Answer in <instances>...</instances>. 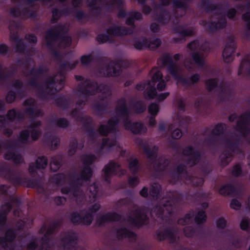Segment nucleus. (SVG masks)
Segmentation results:
<instances>
[{
  "label": "nucleus",
  "instance_id": "1",
  "mask_svg": "<svg viewBox=\"0 0 250 250\" xmlns=\"http://www.w3.org/2000/svg\"><path fill=\"white\" fill-rule=\"evenodd\" d=\"M152 79L147 84H140L136 86V88L139 90H142L145 88V97L148 99H156L159 101H162L166 99L169 95L168 92L157 94L155 88V83L157 84V89L159 91L163 90L166 87V83L163 79L162 73L157 68H154L151 71Z\"/></svg>",
  "mask_w": 250,
  "mask_h": 250
},
{
  "label": "nucleus",
  "instance_id": "2",
  "mask_svg": "<svg viewBox=\"0 0 250 250\" xmlns=\"http://www.w3.org/2000/svg\"><path fill=\"white\" fill-rule=\"evenodd\" d=\"M158 63L160 67L167 66L168 72L176 81L177 84L185 86H190L198 83L200 79V75L197 73L191 75L188 80L184 79L182 74V67L174 62L169 55L164 56L158 61Z\"/></svg>",
  "mask_w": 250,
  "mask_h": 250
},
{
  "label": "nucleus",
  "instance_id": "3",
  "mask_svg": "<svg viewBox=\"0 0 250 250\" xmlns=\"http://www.w3.org/2000/svg\"><path fill=\"white\" fill-rule=\"evenodd\" d=\"M76 79L80 81L81 83L77 92V95L80 98V101L77 102V104L81 105L84 103L87 97L95 94L100 90L103 95L102 97L106 98L110 94L109 88L104 84H101L97 87V84L85 79L81 76H76Z\"/></svg>",
  "mask_w": 250,
  "mask_h": 250
},
{
  "label": "nucleus",
  "instance_id": "4",
  "mask_svg": "<svg viewBox=\"0 0 250 250\" xmlns=\"http://www.w3.org/2000/svg\"><path fill=\"white\" fill-rule=\"evenodd\" d=\"M128 113V109L126 107L125 101L121 100L118 103L115 111V115L111 118L106 125L101 124L100 125L98 130L99 133L102 135L105 136L111 131L115 130L119 118L125 117Z\"/></svg>",
  "mask_w": 250,
  "mask_h": 250
},
{
  "label": "nucleus",
  "instance_id": "5",
  "mask_svg": "<svg viewBox=\"0 0 250 250\" xmlns=\"http://www.w3.org/2000/svg\"><path fill=\"white\" fill-rule=\"evenodd\" d=\"M188 49L193 51L192 55L194 62L199 66H203L205 64V57L204 52H206L208 48V44L203 39H197L189 43L188 45Z\"/></svg>",
  "mask_w": 250,
  "mask_h": 250
},
{
  "label": "nucleus",
  "instance_id": "6",
  "mask_svg": "<svg viewBox=\"0 0 250 250\" xmlns=\"http://www.w3.org/2000/svg\"><path fill=\"white\" fill-rule=\"evenodd\" d=\"M67 30V27L62 25H58L55 29L49 30L45 37V41L47 45H50L52 43L59 42V45L61 47H65L70 45L71 42L70 37L67 35H64L60 37H58L61 32H65Z\"/></svg>",
  "mask_w": 250,
  "mask_h": 250
},
{
  "label": "nucleus",
  "instance_id": "7",
  "mask_svg": "<svg viewBox=\"0 0 250 250\" xmlns=\"http://www.w3.org/2000/svg\"><path fill=\"white\" fill-rule=\"evenodd\" d=\"M51 0H39L44 4ZM38 0H23L19 5L10 9V14L12 17L21 16L23 18H28L33 17L34 11L32 7L33 2Z\"/></svg>",
  "mask_w": 250,
  "mask_h": 250
},
{
  "label": "nucleus",
  "instance_id": "8",
  "mask_svg": "<svg viewBox=\"0 0 250 250\" xmlns=\"http://www.w3.org/2000/svg\"><path fill=\"white\" fill-rule=\"evenodd\" d=\"M64 78L56 76L55 78L49 77L41 85L38 86L40 92L53 94L61 90L63 85Z\"/></svg>",
  "mask_w": 250,
  "mask_h": 250
},
{
  "label": "nucleus",
  "instance_id": "9",
  "mask_svg": "<svg viewBox=\"0 0 250 250\" xmlns=\"http://www.w3.org/2000/svg\"><path fill=\"white\" fill-rule=\"evenodd\" d=\"M41 125V122L39 121H32L27 127V129L22 131L19 137V141L22 143L29 142V135L32 140H37L41 134V131L39 127Z\"/></svg>",
  "mask_w": 250,
  "mask_h": 250
},
{
  "label": "nucleus",
  "instance_id": "10",
  "mask_svg": "<svg viewBox=\"0 0 250 250\" xmlns=\"http://www.w3.org/2000/svg\"><path fill=\"white\" fill-rule=\"evenodd\" d=\"M131 31L127 30L125 27H120L117 26H111L106 30V34H101L98 35L97 40L101 43L108 41L110 38L114 36L123 35L130 34Z\"/></svg>",
  "mask_w": 250,
  "mask_h": 250
},
{
  "label": "nucleus",
  "instance_id": "11",
  "mask_svg": "<svg viewBox=\"0 0 250 250\" xmlns=\"http://www.w3.org/2000/svg\"><path fill=\"white\" fill-rule=\"evenodd\" d=\"M69 218L74 224L85 226L90 225L93 219L92 214L85 210L73 212L70 214Z\"/></svg>",
  "mask_w": 250,
  "mask_h": 250
},
{
  "label": "nucleus",
  "instance_id": "12",
  "mask_svg": "<svg viewBox=\"0 0 250 250\" xmlns=\"http://www.w3.org/2000/svg\"><path fill=\"white\" fill-rule=\"evenodd\" d=\"M163 207L157 206L151 211L152 215H158L159 217H163L167 216L175 210L176 205L173 201H167L166 199H163Z\"/></svg>",
  "mask_w": 250,
  "mask_h": 250
},
{
  "label": "nucleus",
  "instance_id": "13",
  "mask_svg": "<svg viewBox=\"0 0 250 250\" xmlns=\"http://www.w3.org/2000/svg\"><path fill=\"white\" fill-rule=\"evenodd\" d=\"M101 149L106 151H120L121 156H123L126 151V150L123 148L122 144L117 140L116 137L103 139Z\"/></svg>",
  "mask_w": 250,
  "mask_h": 250
},
{
  "label": "nucleus",
  "instance_id": "14",
  "mask_svg": "<svg viewBox=\"0 0 250 250\" xmlns=\"http://www.w3.org/2000/svg\"><path fill=\"white\" fill-rule=\"evenodd\" d=\"M125 173L126 170L120 169L118 163L111 161L104 167L103 176L105 181L108 182L110 178L114 175H123Z\"/></svg>",
  "mask_w": 250,
  "mask_h": 250
},
{
  "label": "nucleus",
  "instance_id": "15",
  "mask_svg": "<svg viewBox=\"0 0 250 250\" xmlns=\"http://www.w3.org/2000/svg\"><path fill=\"white\" fill-rule=\"evenodd\" d=\"M95 159V156L92 154L84 155L82 157V161L84 166L80 173V177L81 179L87 181L91 177L92 171L89 165L91 164Z\"/></svg>",
  "mask_w": 250,
  "mask_h": 250
},
{
  "label": "nucleus",
  "instance_id": "16",
  "mask_svg": "<svg viewBox=\"0 0 250 250\" xmlns=\"http://www.w3.org/2000/svg\"><path fill=\"white\" fill-rule=\"evenodd\" d=\"M237 121L236 130L243 136H247L250 132V113L242 115Z\"/></svg>",
  "mask_w": 250,
  "mask_h": 250
},
{
  "label": "nucleus",
  "instance_id": "17",
  "mask_svg": "<svg viewBox=\"0 0 250 250\" xmlns=\"http://www.w3.org/2000/svg\"><path fill=\"white\" fill-rule=\"evenodd\" d=\"M146 221L147 217L145 209L139 208L134 212L132 217L127 220L126 224L139 226L146 224Z\"/></svg>",
  "mask_w": 250,
  "mask_h": 250
},
{
  "label": "nucleus",
  "instance_id": "18",
  "mask_svg": "<svg viewBox=\"0 0 250 250\" xmlns=\"http://www.w3.org/2000/svg\"><path fill=\"white\" fill-rule=\"evenodd\" d=\"M54 231L52 226L47 227L43 226L39 230V233L42 236V245L39 247V250H50L51 248V242L48 239V236Z\"/></svg>",
  "mask_w": 250,
  "mask_h": 250
},
{
  "label": "nucleus",
  "instance_id": "19",
  "mask_svg": "<svg viewBox=\"0 0 250 250\" xmlns=\"http://www.w3.org/2000/svg\"><path fill=\"white\" fill-rule=\"evenodd\" d=\"M135 143L137 145L142 147L148 158L152 160L156 157V153L158 149V146L155 145L149 144L147 141L143 140L139 138L136 139Z\"/></svg>",
  "mask_w": 250,
  "mask_h": 250
},
{
  "label": "nucleus",
  "instance_id": "20",
  "mask_svg": "<svg viewBox=\"0 0 250 250\" xmlns=\"http://www.w3.org/2000/svg\"><path fill=\"white\" fill-rule=\"evenodd\" d=\"M184 155L187 160V165L191 167L196 164L199 158L198 152L194 149L191 146L186 147L183 151Z\"/></svg>",
  "mask_w": 250,
  "mask_h": 250
},
{
  "label": "nucleus",
  "instance_id": "21",
  "mask_svg": "<svg viewBox=\"0 0 250 250\" xmlns=\"http://www.w3.org/2000/svg\"><path fill=\"white\" fill-rule=\"evenodd\" d=\"M124 126L125 129L129 130L134 134L144 133L147 131L146 127L143 123L132 122L128 120L124 122Z\"/></svg>",
  "mask_w": 250,
  "mask_h": 250
},
{
  "label": "nucleus",
  "instance_id": "22",
  "mask_svg": "<svg viewBox=\"0 0 250 250\" xmlns=\"http://www.w3.org/2000/svg\"><path fill=\"white\" fill-rule=\"evenodd\" d=\"M24 106L26 113L32 117H39L43 115L42 111L37 108L34 100L32 98L27 99Z\"/></svg>",
  "mask_w": 250,
  "mask_h": 250
},
{
  "label": "nucleus",
  "instance_id": "23",
  "mask_svg": "<svg viewBox=\"0 0 250 250\" xmlns=\"http://www.w3.org/2000/svg\"><path fill=\"white\" fill-rule=\"evenodd\" d=\"M126 62L120 60L117 62H111L110 65L106 68L104 74L106 76H117L120 74V68L125 67Z\"/></svg>",
  "mask_w": 250,
  "mask_h": 250
},
{
  "label": "nucleus",
  "instance_id": "24",
  "mask_svg": "<svg viewBox=\"0 0 250 250\" xmlns=\"http://www.w3.org/2000/svg\"><path fill=\"white\" fill-rule=\"evenodd\" d=\"M5 150L4 158L5 159L11 160L16 164L21 163L23 162L22 155L15 148L6 146Z\"/></svg>",
  "mask_w": 250,
  "mask_h": 250
},
{
  "label": "nucleus",
  "instance_id": "25",
  "mask_svg": "<svg viewBox=\"0 0 250 250\" xmlns=\"http://www.w3.org/2000/svg\"><path fill=\"white\" fill-rule=\"evenodd\" d=\"M157 235L159 240L163 241L167 239L171 243L175 242L178 238L177 233L169 229L158 231Z\"/></svg>",
  "mask_w": 250,
  "mask_h": 250
},
{
  "label": "nucleus",
  "instance_id": "26",
  "mask_svg": "<svg viewBox=\"0 0 250 250\" xmlns=\"http://www.w3.org/2000/svg\"><path fill=\"white\" fill-rule=\"evenodd\" d=\"M114 234L119 239L128 238L133 240L136 237V235L134 232L123 226L116 228L114 231Z\"/></svg>",
  "mask_w": 250,
  "mask_h": 250
},
{
  "label": "nucleus",
  "instance_id": "27",
  "mask_svg": "<svg viewBox=\"0 0 250 250\" xmlns=\"http://www.w3.org/2000/svg\"><path fill=\"white\" fill-rule=\"evenodd\" d=\"M62 192L63 194H70L72 198L77 202L80 201L83 197V193L79 187H75L72 188H63L62 189Z\"/></svg>",
  "mask_w": 250,
  "mask_h": 250
},
{
  "label": "nucleus",
  "instance_id": "28",
  "mask_svg": "<svg viewBox=\"0 0 250 250\" xmlns=\"http://www.w3.org/2000/svg\"><path fill=\"white\" fill-rule=\"evenodd\" d=\"M118 16L120 18L126 17L127 18L126 21V24L128 25H132L134 22V20H139L141 18L142 15L141 13L136 12L126 13L124 10H121L119 12Z\"/></svg>",
  "mask_w": 250,
  "mask_h": 250
},
{
  "label": "nucleus",
  "instance_id": "29",
  "mask_svg": "<svg viewBox=\"0 0 250 250\" xmlns=\"http://www.w3.org/2000/svg\"><path fill=\"white\" fill-rule=\"evenodd\" d=\"M120 218V215L115 212H108L99 217L96 222L99 225H102L105 222L117 221Z\"/></svg>",
  "mask_w": 250,
  "mask_h": 250
},
{
  "label": "nucleus",
  "instance_id": "30",
  "mask_svg": "<svg viewBox=\"0 0 250 250\" xmlns=\"http://www.w3.org/2000/svg\"><path fill=\"white\" fill-rule=\"evenodd\" d=\"M235 50V43L233 42L228 43L223 52V57L225 61L229 62L232 61L231 55Z\"/></svg>",
  "mask_w": 250,
  "mask_h": 250
},
{
  "label": "nucleus",
  "instance_id": "31",
  "mask_svg": "<svg viewBox=\"0 0 250 250\" xmlns=\"http://www.w3.org/2000/svg\"><path fill=\"white\" fill-rule=\"evenodd\" d=\"M47 165V160L44 157H40L36 160V166L31 164L29 167V172L34 174L37 168H44Z\"/></svg>",
  "mask_w": 250,
  "mask_h": 250
},
{
  "label": "nucleus",
  "instance_id": "32",
  "mask_svg": "<svg viewBox=\"0 0 250 250\" xmlns=\"http://www.w3.org/2000/svg\"><path fill=\"white\" fill-rule=\"evenodd\" d=\"M200 24L204 26L207 29L210 30H213L216 29H219L224 27L226 24V20L223 18L221 19L220 21L217 22L215 21L211 23H208L206 21H202Z\"/></svg>",
  "mask_w": 250,
  "mask_h": 250
},
{
  "label": "nucleus",
  "instance_id": "33",
  "mask_svg": "<svg viewBox=\"0 0 250 250\" xmlns=\"http://www.w3.org/2000/svg\"><path fill=\"white\" fill-rule=\"evenodd\" d=\"M194 29L191 27H180L176 31V33L181 37L190 36L194 33Z\"/></svg>",
  "mask_w": 250,
  "mask_h": 250
},
{
  "label": "nucleus",
  "instance_id": "34",
  "mask_svg": "<svg viewBox=\"0 0 250 250\" xmlns=\"http://www.w3.org/2000/svg\"><path fill=\"white\" fill-rule=\"evenodd\" d=\"M104 0H88V6L89 8L94 11L95 14L98 13V10L102 7V2Z\"/></svg>",
  "mask_w": 250,
  "mask_h": 250
},
{
  "label": "nucleus",
  "instance_id": "35",
  "mask_svg": "<svg viewBox=\"0 0 250 250\" xmlns=\"http://www.w3.org/2000/svg\"><path fill=\"white\" fill-rule=\"evenodd\" d=\"M15 233L12 230H8L6 233L5 237L3 239L0 238V246L4 247L7 246V242H11L14 240Z\"/></svg>",
  "mask_w": 250,
  "mask_h": 250
},
{
  "label": "nucleus",
  "instance_id": "36",
  "mask_svg": "<svg viewBox=\"0 0 250 250\" xmlns=\"http://www.w3.org/2000/svg\"><path fill=\"white\" fill-rule=\"evenodd\" d=\"M234 192V188L230 184H226L221 186L219 189L218 192L223 195H228Z\"/></svg>",
  "mask_w": 250,
  "mask_h": 250
},
{
  "label": "nucleus",
  "instance_id": "37",
  "mask_svg": "<svg viewBox=\"0 0 250 250\" xmlns=\"http://www.w3.org/2000/svg\"><path fill=\"white\" fill-rule=\"evenodd\" d=\"M147 40L144 37L136 39L134 42V46L137 49H143L147 47Z\"/></svg>",
  "mask_w": 250,
  "mask_h": 250
},
{
  "label": "nucleus",
  "instance_id": "38",
  "mask_svg": "<svg viewBox=\"0 0 250 250\" xmlns=\"http://www.w3.org/2000/svg\"><path fill=\"white\" fill-rule=\"evenodd\" d=\"M128 167L130 171L132 173L137 172L139 168L140 165L138 160L135 158H131L127 161Z\"/></svg>",
  "mask_w": 250,
  "mask_h": 250
},
{
  "label": "nucleus",
  "instance_id": "39",
  "mask_svg": "<svg viewBox=\"0 0 250 250\" xmlns=\"http://www.w3.org/2000/svg\"><path fill=\"white\" fill-rule=\"evenodd\" d=\"M183 178L186 180L187 184L192 183L193 185L197 186H199L204 183V180L203 179L197 178H192L190 175L187 173L183 176Z\"/></svg>",
  "mask_w": 250,
  "mask_h": 250
},
{
  "label": "nucleus",
  "instance_id": "40",
  "mask_svg": "<svg viewBox=\"0 0 250 250\" xmlns=\"http://www.w3.org/2000/svg\"><path fill=\"white\" fill-rule=\"evenodd\" d=\"M161 186L157 183H154L150 190V196L152 197L154 199L158 200L160 198V190Z\"/></svg>",
  "mask_w": 250,
  "mask_h": 250
},
{
  "label": "nucleus",
  "instance_id": "41",
  "mask_svg": "<svg viewBox=\"0 0 250 250\" xmlns=\"http://www.w3.org/2000/svg\"><path fill=\"white\" fill-rule=\"evenodd\" d=\"M20 84L21 82L20 81H17L15 83V87L14 88V89L11 90L8 92L6 97V101L8 103H11L15 100L16 97V92H18L17 87L20 85Z\"/></svg>",
  "mask_w": 250,
  "mask_h": 250
},
{
  "label": "nucleus",
  "instance_id": "42",
  "mask_svg": "<svg viewBox=\"0 0 250 250\" xmlns=\"http://www.w3.org/2000/svg\"><path fill=\"white\" fill-rule=\"evenodd\" d=\"M193 213L190 212L186 214L183 217L178 220V224L181 225H187L189 224L192 221Z\"/></svg>",
  "mask_w": 250,
  "mask_h": 250
},
{
  "label": "nucleus",
  "instance_id": "43",
  "mask_svg": "<svg viewBox=\"0 0 250 250\" xmlns=\"http://www.w3.org/2000/svg\"><path fill=\"white\" fill-rule=\"evenodd\" d=\"M61 159L59 157H53L50 162V167L52 170L57 171L61 166Z\"/></svg>",
  "mask_w": 250,
  "mask_h": 250
},
{
  "label": "nucleus",
  "instance_id": "44",
  "mask_svg": "<svg viewBox=\"0 0 250 250\" xmlns=\"http://www.w3.org/2000/svg\"><path fill=\"white\" fill-rule=\"evenodd\" d=\"M66 180V176L63 174L55 175L51 179V182L56 184H61Z\"/></svg>",
  "mask_w": 250,
  "mask_h": 250
},
{
  "label": "nucleus",
  "instance_id": "45",
  "mask_svg": "<svg viewBox=\"0 0 250 250\" xmlns=\"http://www.w3.org/2000/svg\"><path fill=\"white\" fill-rule=\"evenodd\" d=\"M148 45L147 47L150 49H155L160 46L161 44V41L159 39L157 38H151L147 40Z\"/></svg>",
  "mask_w": 250,
  "mask_h": 250
},
{
  "label": "nucleus",
  "instance_id": "46",
  "mask_svg": "<svg viewBox=\"0 0 250 250\" xmlns=\"http://www.w3.org/2000/svg\"><path fill=\"white\" fill-rule=\"evenodd\" d=\"M89 192L90 193L89 198H91V201H95L99 196L97 190V186L95 184H94L90 186Z\"/></svg>",
  "mask_w": 250,
  "mask_h": 250
},
{
  "label": "nucleus",
  "instance_id": "47",
  "mask_svg": "<svg viewBox=\"0 0 250 250\" xmlns=\"http://www.w3.org/2000/svg\"><path fill=\"white\" fill-rule=\"evenodd\" d=\"M15 44L16 45V49L17 51L20 52H24V44L22 40L15 37L13 39Z\"/></svg>",
  "mask_w": 250,
  "mask_h": 250
},
{
  "label": "nucleus",
  "instance_id": "48",
  "mask_svg": "<svg viewBox=\"0 0 250 250\" xmlns=\"http://www.w3.org/2000/svg\"><path fill=\"white\" fill-rule=\"evenodd\" d=\"M206 86L207 89L210 91L213 90L217 86V82L216 80L214 79H209L207 80L206 82Z\"/></svg>",
  "mask_w": 250,
  "mask_h": 250
},
{
  "label": "nucleus",
  "instance_id": "49",
  "mask_svg": "<svg viewBox=\"0 0 250 250\" xmlns=\"http://www.w3.org/2000/svg\"><path fill=\"white\" fill-rule=\"evenodd\" d=\"M77 239V235L73 232H70L67 234L65 238H63L62 241L63 243H69L74 242Z\"/></svg>",
  "mask_w": 250,
  "mask_h": 250
},
{
  "label": "nucleus",
  "instance_id": "50",
  "mask_svg": "<svg viewBox=\"0 0 250 250\" xmlns=\"http://www.w3.org/2000/svg\"><path fill=\"white\" fill-rule=\"evenodd\" d=\"M206 217L204 211H199L195 215V221L197 224L203 223L206 221Z\"/></svg>",
  "mask_w": 250,
  "mask_h": 250
},
{
  "label": "nucleus",
  "instance_id": "51",
  "mask_svg": "<svg viewBox=\"0 0 250 250\" xmlns=\"http://www.w3.org/2000/svg\"><path fill=\"white\" fill-rule=\"evenodd\" d=\"M227 220L224 217H220L216 220V225L218 229H225L227 226Z\"/></svg>",
  "mask_w": 250,
  "mask_h": 250
},
{
  "label": "nucleus",
  "instance_id": "52",
  "mask_svg": "<svg viewBox=\"0 0 250 250\" xmlns=\"http://www.w3.org/2000/svg\"><path fill=\"white\" fill-rule=\"evenodd\" d=\"M241 229L244 230H250V219L244 218L240 222Z\"/></svg>",
  "mask_w": 250,
  "mask_h": 250
},
{
  "label": "nucleus",
  "instance_id": "53",
  "mask_svg": "<svg viewBox=\"0 0 250 250\" xmlns=\"http://www.w3.org/2000/svg\"><path fill=\"white\" fill-rule=\"evenodd\" d=\"M78 147V143L77 140H72L70 144L68 153L69 155H72L76 152Z\"/></svg>",
  "mask_w": 250,
  "mask_h": 250
},
{
  "label": "nucleus",
  "instance_id": "54",
  "mask_svg": "<svg viewBox=\"0 0 250 250\" xmlns=\"http://www.w3.org/2000/svg\"><path fill=\"white\" fill-rule=\"evenodd\" d=\"M159 111V105L155 103L151 104L148 107V111L152 115L155 116Z\"/></svg>",
  "mask_w": 250,
  "mask_h": 250
},
{
  "label": "nucleus",
  "instance_id": "55",
  "mask_svg": "<svg viewBox=\"0 0 250 250\" xmlns=\"http://www.w3.org/2000/svg\"><path fill=\"white\" fill-rule=\"evenodd\" d=\"M225 125L220 124L216 125L212 130V134L214 135H219L223 132Z\"/></svg>",
  "mask_w": 250,
  "mask_h": 250
},
{
  "label": "nucleus",
  "instance_id": "56",
  "mask_svg": "<svg viewBox=\"0 0 250 250\" xmlns=\"http://www.w3.org/2000/svg\"><path fill=\"white\" fill-rule=\"evenodd\" d=\"M191 0H178L176 1H173V5L175 7L181 8L186 7L187 4Z\"/></svg>",
  "mask_w": 250,
  "mask_h": 250
},
{
  "label": "nucleus",
  "instance_id": "57",
  "mask_svg": "<svg viewBox=\"0 0 250 250\" xmlns=\"http://www.w3.org/2000/svg\"><path fill=\"white\" fill-rule=\"evenodd\" d=\"M232 156L231 154H224L221 157V164L223 166L227 165L230 161V158Z\"/></svg>",
  "mask_w": 250,
  "mask_h": 250
},
{
  "label": "nucleus",
  "instance_id": "58",
  "mask_svg": "<svg viewBox=\"0 0 250 250\" xmlns=\"http://www.w3.org/2000/svg\"><path fill=\"white\" fill-rule=\"evenodd\" d=\"M48 139L51 143L52 147L53 148L60 144V139L54 136H51Z\"/></svg>",
  "mask_w": 250,
  "mask_h": 250
},
{
  "label": "nucleus",
  "instance_id": "59",
  "mask_svg": "<svg viewBox=\"0 0 250 250\" xmlns=\"http://www.w3.org/2000/svg\"><path fill=\"white\" fill-rule=\"evenodd\" d=\"M241 206V203L237 200V199H232L230 204V207L231 208L238 210L239 209Z\"/></svg>",
  "mask_w": 250,
  "mask_h": 250
},
{
  "label": "nucleus",
  "instance_id": "60",
  "mask_svg": "<svg viewBox=\"0 0 250 250\" xmlns=\"http://www.w3.org/2000/svg\"><path fill=\"white\" fill-rule=\"evenodd\" d=\"M182 135V131L178 128L173 130L171 133L172 137L175 139H180Z\"/></svg>",
  "mask_w": 250,
  "mask_h": 250
},
{
  "label": "nucleus",
  "instance_id": "61",
  "mask_svg": "<svg viewBox=\"0 0 250 250\" xmlns=\"http://www.w3.org/2000/svg\"><path fill=\"white\" fill-rule=\"evenodd\" d=\"M93 58L91 55L83 56L81 58V62L83 64H88L92 61Z\"/></svg>",
  "mask_w": 250,
  "mask_h": 250
},
{
  "label": "nucleus",
  "instance_id": "62",
  "mask_svg": "<svg viewBox=\"0 0 250 250\" xmlns=\"http://www.w3.org/2000/svg\"><path fill=\"white\" fill-rule=\"evenodd\" d=\"M62 15V12H59L57 9H55L52 12V18L51 19V22H54L57 21Z\"/></svg>",
  "mask_w": 250,
  "mask_h": 250
},
{
  "label": "nucleus",
  "instance_id": "63",
  "mask_svg": "<svg viewBox=\"0 0 250 250\" xmlns=\"http://www.w3.org/2000/svg\"><path fill=\"white\" fill-rule=\"evenodd\" d=\"M184 232L186 236L189 237L194 233V230L190 227H185L184 229Z\"/></svg>",
  "mask_w": 250,
  "mask_h": 250
},
{
  "label": "nucleus",
  "instance_id": "64",
  "mask_svg": "<svg viewBox=\"0 0 250 250\" xmlns=\"http://www.w3.org/2000/svg\"><path fill=\"white\" fill-rule=\"evenodd\" d=\"M57 125L61 127H66L68 126V122L64 119H60L57 122Z\"/></svg>",
  "mask_w": 250,
  "mask_h": 250
}]
</instances>
